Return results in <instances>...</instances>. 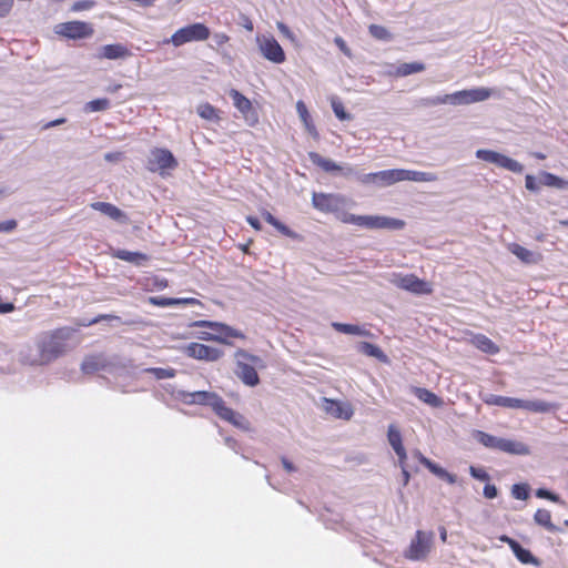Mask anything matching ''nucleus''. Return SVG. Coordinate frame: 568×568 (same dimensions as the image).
<instances>
[{
	"label": "nucleus",
	"instance_id": "f257e3e1",
	"mask_svg": "<svg viewBox=\"0 0 568 568\" xmlns=\"http://www.w3.org/2000/svg\"><path fill=\"white\" fill-rule=\"evenodd\" d=\"M176 398L186 405L196 404L211 406L219 417L231 423L235 427L243 430H247L250 428L248 420L243 415L227 407L224 400L216 393L205 390L187 393L180 390Z\"/></svg>",
	"mask_w": 568,
	"mask_h": 568
},
{
	"label": "nucleus",
	"instance_id": "f03ea898",
	"mask_svg": "<svg viewBox=\"0 0 568 568\" xmlns=\"http://www.w3.org/2000/svg\"><path fill=\"white\" fill-rule=\"evenodd\" d=\"M64 348L60 332L44 333L39 336L34 348H29L21 354V361L30 366L47 365L62 355Z\"/></svg>",
	"mask_w": 568,
	"mask_h": 568
},
{
	"label": "nucleus",
	"instance_id": "7ed1b4c3",
	"mask_svg": "<svg viewBox=\"0 0 568 568\" xmlns=\"http://www.w3.org/2000/svg\"><path fill=\"white\" fill-rule=\"evenodd\" d=\"M191 327L201 328V331L193 334V337L201 341H212L230 345L229 338H245V335L224 323L213 321H195L191 323Z\"/></svg>",
	"mask_w": 568,
	"mask_h": 568
},
{
	"label": "nucleus",
	"instance_id": "20e7f679",
	"mask_svg": "<svg viewBox=\"0 0 568 568\" xmlns=\"http://www.w3.org/2000/svg\"><path fill=\"white\" fill-rule=\"evenodd\" d=\"M236 374L239 378L247 386H256L260 383L257 369L266 367L265 362L244 349H239L235 353Z\"/></svg>",
	"mask_w": 568,
	"mask_h": 568
},
{
	"label": "nucleus",
	"instance_id": "39448f33",
	"mask_svg": "<svg viewBox=\"0 0 568 568\" xmlns=\"http://www.w3.org/2000/svg\"><path fill=\"white\" fill-rule=\"evenodd\" d=\"M210 29L203 23H192L176 30L171 38L165 39L163 43H171L179 48L193 41H204L210 37Z\"/></svg>",
	"mask_w": 568,
	"mask_h": 568
},
{
	"label": "nucleus",
	"instance_id": "423d86ee",
	"mask_svg": "<svg viewBox=\"0 0 568 568\" xmlns=\"http://www.w3.org/2000/svg\"><path fill=\"white\" fill-rule=\"evenodd\" d=\"M433 531L417 530L409 546L404 551V556L414 561L425 560L433 549Z\"/></svg>",
	"mask_w": 568,
	"mask_h": 568
},
{
	"label": "nucleus",
	"instance_id": "0eeeda50",
	"mask_svg": "<svg viewBox=\"0 0 568 568\" xmlns=\"http://www.w3.org/2000/svg\"><path fill=\"white\" fill-rule=\"evenodd\" d=\"M255 42L264 59L275 64L285 62V52L274 36L271 33H257Z\"/></svg>",
	"mask_w": 568,
	"mask_h": 568
},
{
	"label": "nucleus",
	"instance_id": "6e6552de",
	"mask_svg": "<svg viewBox=\"0 0 568 568\" xmlns=\"http://www.w3.org/2000/svg\"><path fill=\"white\" fill-rule=\"evenodd\" d=\"M388 281L398 288L413 294L424 295L433 292L432 284L413 274L392 273Z\"/></svg>",
	"mask_w": 568,
	"mask_h": 568
},
{
	"label": "nucleus",
	"instance_id": "1a4fd4ad",
	"mask_svg": "<svg viewBox=\"0 0 568 568\" xmlns=\"http://www.w3.org/2000/svg\"><path fill=\"white\" fill-rule=\"evenodd\" d=\"M354 224L367 230H402L405 222L399 219L385 215H356L353 220Z\"/></svg>",
	"mask_w": 568,
	"mask_h": 568
},
{
	"label": "nucleus",
	"instance_id": "9d476101",
	"mask_svg": "<svg viewBox=\"0 0 568 568\" xmlns=\"http://www.w3.org/2000/svg\"><path fill=\"white\" fill-rule=\"evenodd\" d=\"M178 162L169 150L160 148L151 150L146 165L149 171L158 172L160 175L165 176L169 174V171L174 170Z\"/></svg>",
	"mask_w": 568,
	"mask_h": 568
},
{
	"label": "nucleus",
	"instance_id": "9b49d317",
	"mask_svg": "<svg viewBox=\"0 0 568 568\" xmlns=\"http://www.w3.org/2000/svg\"><path fill=\"white\" fill-rule=\"evenodd\" d=\"M476 158L513 173H521L524 171V165L521 163L494 150L479 149L476 151Z\"/></svg>",
	"mask_w": 568,
	"mask_h": 568
},
{
	"label": "nucleus",
	"instance_id": "f8f14e48",
	"mask_svg": "<svg viewBox=\"0 0 568 568\" xmlns=\"http://www.w3.org/2000/svg\"><path fill=\"white\" fill-rule=\"evenodd\" d=\"M54 32L58 36L79 40L87 39L93 34V28L90 23L83 21H69L59 23L54 27Z\"/></svg>",
	"mask_w": 568,
	"mask_h": 568
},
{
	"label": "nucleus",
	"instance_id": "ddd939ff",
	"mask_svg": "<svg viewBox=\"0 0 568 568\" xmlns=\"http://www.w3.org/2000/svg\"><path fill=\"white\" fill-rule=\"evenodd\" d=\"M183 353L191 358L205 362H216L223 356V351L220 348L196 342L185 345Z\"/></svg>",
	"mask_w": 568,
	"mask_h": 568
},
{
	"label": "nucleus",
	"instance_id": "4468645a",
	"mask_svg": "<svg viewBox=\"0 0 568 568\" xmlns=\"http://www.w3.org/2000/svg\"><path fill=\"white\" fill-rule=\"evenodd\" d=\"M229 94L233 100L234 106L242 114L244 121L250 126H254L258 122V114L252 102L235 89L230 90Z\"/></svg>",
	"mask_w": 568,
	"mask_h": 568
},
{
	"label": "nucleus",
	"instance_id": "2eb2a0df",
	"mask_svg": "<svg viewBox=\"0 0 568 568\" xmlns=\"http://www.w3.org/2000/svg\"><path fill=\"white\" fill-rule=\"evenodd\" d=\"M322 408L332 417L343 420H349L354 415L352 404L345 400L324 398Z\"/></svg>",
	"mask_w": 568,
	"mask_h": 568
},
{
	"label": "nucleus",
	"instance_id": "dca6fc26",
	"mask_svg": "<svg viewBox=\"0 0 568 568\" xmlns=\"http://www.w3.org/2000/svg\"><path fill=\"white\" fill-rule=\"evenodd\" d=\"M312 202L314 207L322 212H338L344 199L336 194L314 193Z\"/></svg>",
	"mask_w": 568,
	"mask_h": 568
},
{
	"label": "nucleus",
	"instance_id": "f3484780",
	"mask_svg": "<svg viewBox=\"0 0 568 568\" xmlns=\"http://www.w3.org/2000/svg\"><path fill=\"white\" fill-rule=\"evenodd\" d=\"M508 251L514 254L523 263L531 265L538 264L542 261V255L539 252L530 251L517 243H510L507 245Z\"/></svg>",
	"mask_w": 568,
	"mask_h": 568
},
{
	"label": "nucleus",
	"instance_id": "a211bd4d",
	"mask_svg": "<svg viewBox=\"0 0 568 568\" xmlns=\"http://www.w3.org/2000/svg\"><path fill=\"white\" fill-rule=\"evenodd\" d=\"M428 105L450 104V105H466L467 100L465 90L456 91L454 93L444 94L427 99Z\"/></svg>",
	"mask_w": 568,
	"mask_h": 568
},
{
	"label": "nucleus",
	"instance_id": "6ab92c4d",
	"mask_svg": "<svg viewBox=\"0 0 568 568\" xmlns=\"http://www.w3.org/2000/svg\"><path fill=\"white\" fill-rule=\"evenodd\" d=\"M399 176L400 182H436L438 180V175L434 172L415 171L406 169H399Z\"/></svg>",
	"mask_w": 568,
	"mask_h": 568
},
{
	"label": "nucleus",
	"instance_id": "aec40b11",
	"mask_svg": "<svg viewBox=\"0 0 568 568\" xmlns=\"http://www.w3.org/2000/svg\"><path fill=\"white\" fill-rule=\"evenodd\" d=\"M131 55L130 50L121 44H105L100 49L99 58L108 59V60H118L125 59Z\"/></svg>",
	"mask_w": 568,
	"mask_h": 568
},
{
	"label": "nucleus",
	"instance_id": "412c9836",
	"mask_svg": "<svg viewBox=\"0 0 568 568\" xmlns=\"http://www.w3.org/2000/svg\"><path fill=\"white\" fill-rule=\"evenodd\" d=\"M557 408L555 404L541 399H519V408L531 413H549Z\"/></svg>",
	"mask_w": 568,
	"mask_h": 568
},
{
	"label": "nucleus",
	"instance_id": "4be33fe9",
	"mask_svg": "<svg viewBox=\"0 0 568 568\" xmlns=\"http://www.w3.org/2000/svg\"><path fill=\"white\" fill-rule=\"evenodd\" d=\"M481 398L487 405L500 406V407L513 408V409L519 408V399L520 398L507 397V396H500V395H494V394H486V395L481 396Z\"/></svg>",
	"mask_w": 568,
	"mask_h": 568
},
{
	"label": "nucleus",
	"instance_id": "5701e85b",
	"mask_svg": "<svg viewBox=\"0 0 568 568\" xmlns=\"http://www.w3.org/2000/svg\"><path fill=\"white\" fill-rule=\"evenodd\" d=\"M469 343L479 351L487 354L494 355L499 352V347L490 338L483 334H471Z\"/></svg>",
	"mask_w": 568,
	"mask_h": 568
},
{
	"label": "nucleus",
	"instance_id": "b1692460",
	"mask_svg": "<svg viewBox=\"0 0 568 568\" xmlns=\"http://www.w3.org/2000/svg\"><path fill=\"white\" fill-rule=\"evenodd\" d=\"M425 70V64L422 62H409L402 63L397 67L392 65V69L387 71L389 75L394 77H407L413 73H418Z\"/></svg>",
	"mask_w": 568,
	"mask_h": 568
},
{
	"label": "nucleus",
	"instance_id": "393cba45",
	"mask_svg": "<svg viewBox=\"0 0 568 568\" xmlns=\"http://www.w3.org/2000/svg\"><path fill=\"white\" fill-rule=\"evenodd\" d=\"M112 256L136 266L143 265L148 261V256L141 252H131L126 250H113Z\"/></svg>",
	"mask_w": 568,
	"mask_h": 568
},
{
	"label": "nucleus",
	"instance_id": "a878e982",
	"mask_svg": "<svg viewBox=\"0 0 568 568\" xmlns=\"http://www.w3.org/2000/svg\"><path fill=\"white\" fill-rule=\"evenodd\" d=\"M500 452L519 456H526L530 454V449L525 443L508 438H503Z\"/></svg>",
	"mask_w": 568,
	"mask_h": 568
},
{
	"label": "nucleus",
	"instance_id": "bb28decb",
	"mask_svg": "<svg viewBox=\"0 0 568 568\" xmlns=\"http://www.w3.org/2000/svg\"><path fill=\"white\" fill-rule=\"evenodd\" d=\"M413 393L419 400L432 407H442L444 405V402L440 397L426 388L414 387Z\"/></svg>",
	"mask_w": 568,
	"mask_h": 568
},
{
	"label": "nucleus",
	"instance_id": "cd10ccee",
	"mask_svg": "<svg viewBox=\"0 0 568 568\" xmlns=\"http://www.w3.org/2000/svg\"><path fill=\"white\" fill-rule=\"evenodd\" d=\"M296 111L301 119V121L304 124L305 130L314 138L318 136V133L316 131V128L312 121L311 114L306 108V104L303 101H297L296 103Z\"/></svg>",
	"mask_w": 568,
	"mask_h": 568
},
{
	"label": "nucleus",
	"instance_id": "c85d7f7f",
	"mask_svg": "<svg viewBox=\"0 0 568 568\" xmlns=\"http://www.w3.org/2000/svg\"><path fill=\"white\" fill-rule=\"evenodd\" d=\"M357 351L366 356L377 358L382 363H387L388 357L386 354L376 345L368 342H361L356 346Z\"/></svg>",
	"mask_w": 568,
	"mask_h": 568
},
{
	"label": "nucleus",
	"instance_id": "c756f323",
	"mask_svg": "<svg viewBox=\"0 0 568 568\" xmlns=\"http://www.w3.org/2000/svg\"><path fill=\"white\" fill-rule=\"evenodd\" d=\"M400 182L399 169H390L377 172V186L386 187Z\"/></svg>",
	"mask_w": 568,
	"mask_h": 568
},
{
	"label": "nucleus",
	"instance_id": "7c9ffc66",
	"mask_svg": "<svg viewBox=\"0 0 568 568\" xmlns=\"http://www.w3.org/2000/svg\"><path fill=\"white\" fill-rule=\"evenodd\" d=\"M493 93L494 91L491 89L484 87L465 90L467 104L485 101L489 99Z\"/></svg>",
	"mask_w": 568,
	"mask_h": 568
},
{
	"label": "nucleus",
	"instance_id": "2f4dec72",
	"mask_svg": "<svg viewBox=\"0 0 568 568\" xmlns=\"http://www.w3.org/2000/svg\"><path fill=\"white\" fill-rule=\"evenodd\" d=\"M473 437L487 448L500 450L503 438L493 436L481 430L474 432Z\"/></svg>",
	"mask_w": 568,
	"mask_h": 568
},
{
	"label": "nucleus",
	"instance_id": "473e14b6",
	"mask_svg": "<svg viewBox=\"0 0 568 568\" xmlns=\"http://www.w3.org/2000/svg\"><path fill=\"white\" fill-rule=\"evenodd\" d=\"M196 113L203 120L217 123L221 120V112L212 104L204 102L196 106Z\"/></svg>",
	"mask_w": 568,
	"mask_h": 568
},
{
	"label": "nucleus",
	"instance_id": "72a5a7b5",
	"mask_svg": "<svg viewBox=\"0 0 568 568\" xmlns=\"http://www.w3.org/2000/svg\"><path fill=\"white\" fill-rule=\"evenodd\" d=\"M91 207L95 211H99V212L108 215L109 217H111L112 220H115V221L121 220L123 217V213L121 212V210L111 203L94 202L91 204Z\"/></svg>",
	"mask_w": 568,
	"mask_h": 568
},
{
	"label": "nucleus",
	"instance_id": "f704fd0d",
	"mask_svg": "<svg viewBox=\"0 0 568 568\" xmlns=\"http://www.w3.org/2000/svg\"><path fill=\"white\" fill-rule=\"evenodd\" d=\"M332 326L337 332H341V333H344V334L357 335V336H368V335H371V333L367 329H365L364 327H362L359 325L333 322Z\"/></svg>",
	"mask_w": 568,
	"mask_h": 568
},
{
	"label": "nucleus",
	"instance_id": "c9c22d12",
	"mask_svg": "<svg viewBox=\"0 0 568 568\" xmlns=\"http://www.w3.org/2000/svg\"><path fill=\"white\" fill-rule=\"evenodd\" d=\"M308 158H310V160L312 161L313 164L322 168L326 172L339 171L342 169L334 161H332L329 159H326V158H323L322 155H320L316 152H311L308 154Z\"/></svg>",
	"mask_w": 568,
	"mask_h": 568
},
{
	"label": "nucleus",
	"instance_id": "e433bc0d",
	"mask_svg": "<svg viewBox=\"0 0 568 568\" xmlns=\"http://www.w3.org/2000/svg\"><path fill=\"white\" fill-rule=\"evenodd\" d=\"M263 219L270 223L272 226H274L280 233H282L285 236H288L291 239H297L298 235L288 229L286 225H284L282 222H280L277 219H275L270 212H263L262 213Z\"/></svg>",
	"mask_w": 568,
	"mask_h": 568
},
{
	"label": "nucleus",
	"instance_id": "4c0bfd02",
	"mask_svg": "<svg viewBox=\"0 0 568 568\" xmlns=\"http://www.w3.org/2000/svg\"><path fill=\"white\" fill-rule=\"evenodd\" d=\"M539 179L540 183L546 186H551L556 189H566L568 186V181H565L552 173L541 172Z\"/></svg>",
	"mask_w": 568,
	"mask_h": 568
},
{
	"label": "nucleus",
	"instance_id": "58836bf2",
	"mask_svg": "<svg viewBox=\"0 0 568 568\" xmlns=\"http://www.w3.org/2000/svg\"><path fill=\"white\" fill-rule=\"evenodd\" d=\"M513 552L516 558L523 564L538 565V560L531 555L528 549L523 548L518 542H513Z\"/></svg>",
	"mask_w": 568,
	"mask_h": 568
},
{
	"label": "nucleus",
	"instance_id": "ea45409f",
	"mask_svg": "<svg viewBox=\"0 0 568 568\" xmlns=\"http://www.w3.org/2000/svg\"><path fill=\"white\" fill-rule=\"evenodd\" d=\"M387 439L394 452L404 449L403 438L399 429L395 425H389L387 429Z\"/></svg>",
	"mask_w": 568,
	"mask_h": 568
},
{
	"label": "nucleus",
	"instance_id": "a19ab883",
	"mask_svg": "<svg viewBox=\"0 0 568 568\" xmlns=\"http://www.w3.org/2000/svg\"><path fill=\"white\" fill-rule=\"evenodd\" d=\"M104 366V359L101 356H89L82 363V371L85 374H92Z\"/></svg>",
	"mask_w": 568,
	"mask_h": 568
},
{
	"label": "nucleus",
	"instance_id": "79ce46f5",
	"mask_svg": "<svg viewBox=\"0 0 568 568\" xmlns=\"http://www.w3.org/2000/svg\"><path fill=\"white\" fill-rule=\"evenodd\" d=\"M534 519L538 525L544 526L549 531L556 530L555 525L551 523V514L549 510L538 509L534 516Z\"/></svg>",
	"mask_w": 568,
	"mask_h": 568
},
{
	"label": "nucleus",
	"instance_id": "37998d69",
	"mask_svg": "<svg viewBox=\"0 0 568 568\" xmlns=\"http://www.w3.org/2000/svg\"><path fill=\"white\" fill-rule=\"evenodd\" d=\"M110 108V101L105 98L102 99H95L90 102H88L84 105L85 112H99V111H105Z\"/></svg>",
	"mask_w": 568,
	"mask_h": 568
},
{
	"label": "nucleus",
	"instance_id": "c03bdc74",
	"mask_svg": "<svg viewBox=\"0 0 568 568\" xmlns=\"http://www.w3.org/2000/svg\"><path fill=\"white\" fill-rule=\"evenodd\" d=\"M331 104L336 118L342 121L351 120V114L345 111L343 103L337 98H332Z\"/></svg>",
	"mask_w": 568,
	"mask_h": 568
},
{
	"label": "nucleus",
	"instance_id": "a18cd8bd",
	"mask_svg": "<svg viewBox=\"0 0 568 568\" xmlns=\"http://www.w3.org/2000/svg\"><path fill=\"white\" fill-rule=\"evenodd\" d=\"M145 372L153 374L156 379L172 378L175 376L173 368H148Z\"/></svg>",
	"mask_w": 568,
	"mask_h": 568
},
{
	"label": "nucleus",
	"instance_id": "49530a36",
	"mask_svg": "<svg viewBox=\"0 0 568 568\" xmlns=\"http://www.w3.org/2000/svg\"><path fill=\"white\" fill-rule=\"evenodd\" d=\"M369 33L378 39V40H389L390 39V33L388 32V30L382 26H377V24H372L369 27Z\"/></svg>",
	"mask_w": 568,
	"mask_h": 568
},
{
	"label": "nucleus",
	"instance_id": "de8ad7c7",
	"mask_svg": "<svg viewBox=\"0 0 568 568\" xmlns=\"http://www.w3.org/2000/svg\"><path fill=\"white\" fill-rule=\"evenodd\" d=\"M149 303L160 307L173 306L176 305L175 298L162 297V296H151L149 297Z\"/></svg>",
	"mask_w": 568,
	"mask_h": 568
},
{
	"label": "nucleus",
	"instance_id": "09e8293b",
	"mask_svg": "<svg viewBox=\"0 0 568 568\" xmlns=\"http://www.w3.org/2000/svg\"><path fill=\"white\" fill-rule=\"evenodd\" d=\"M511 494L516 499L526 500L528 498V486L516 484L511 488Z\"/></svg>",
	"mask_w": 568,
	"mask_h": 568
},
{
	"label": "nucleus",
	"instance_id": "8fccbe9b",
	"mask_svg": "<svg viewBox=\"0 0 568 568\" xmlns=\"http://www.w3.org/2000/svg\"><path fill=\"white\" fill-rule=\"evenodd\" d=\"M423 465L425 467H427L429 469V471H432L434 475H436L439 478L444 477L445 473L447 471L446 469H444L439 465L433 463L430 459H424L423 460Z\"/></svg>",
	"mask_w": 568,
	"mask_h": 568
},
{
	"label": "nucleus",
	"instance_id": "3c124183",
	"mask_svg": "<svg viewBox=\"0 0 568 568\" xmlns=\"http://www.w3.org/2000/svg\"><path fill=\"white\" fill-rule=\"evenodd\" d=\"M423 465L425 467H427L429 469V471H432L434 475H436L439 478L444 477L445 473L447 471L446 469H444L439 465L433 463L430 459H424L423 460Z\"/></svg>",
	"mask_w": 568,
	"mask_h": 568
},
{
	"label": "nucleus",
	"instance_id": "603ef678",
	"mask_svg": "<svg viewBox=\"0 0 568 568\" xmlns=\"http://www.w3.org/2000/svg\"><path fill=\"white\" fill-rule=\"evenodd\" d=\"M536 496L539 498H545V499L551 500L554 503L564 504V501L559 498L558 495H556L547 489H544V488H539L536 491Z\"/></svg>",
	"mask_w": 568,
	"mask_h": 568
},
{
	"label": "nucleus",
	"instance_id": "864d4df0",
	"mask_svg": "<svg viewBox=\"0 0 568 568\" xmlns=\"http://www.w3.org/2000/svg\"><path fill=\"white\" fill-rule=\"evenodd\" d=\"M95 6V2L93 0H81L77 1L72 4V11H83V10H90Z\"/></svg>",
	"mask_w": 568,
	"mask_h": 568
},
{
	"label": "nucleus",
	"instance_id": "5fc2aeb1",
	"mask_svg": "<svg viewBox=\"0 0 568 568\" xmlns=\"http://www.w3.org/2000/svg\"><path fill=\"white\" fill-rule=\"evenodd\" d=\"M18 226V222L13 219L0 222V233H11Z\"/></svg>",
	"mask_w": 568,
	"mask_h": 568
},
{
	"label": "nucleus",
	"instance_id": "6e6d98bb",
	"mask_svg": "<svg viewBox=\"0 0 568 568\" xmlns=\"http://www.w3.org/2000/svg\"><path fill=\"white\" fill-rule=\"evenodd\" d=\"M469 471H470V475L476 479H479L483 481L489 479L488 474L483 468H477V467L470 466Z\"/></svg>",
	"mask_w": 568,
	"mask_h": 568
},
{
	"label": "nucleus",
	"instance_id": "4d7b16f0",
	"mask_svg": "<svg viewBox=\"0 0 568 568\" xmlns=\"http://www.w3.org/2000/svg\"><path fill=\"white\" fill-rule=\"evenodd\" d=\"M276 27H277L278 31L281 32V34H283L285 38L290 39L291 41H295L294 33L290 30V28L286 24H284L283 22H277Z\"/></svg>",
	"mask_w": 568,
	"mask_h": 568
},
{
	"label": "nucleus",
	"instance_id": "13d9d810",
	"mask_svg": "<svg viewBox=\"0 0 568 568\" xmlns=\"http://www.w3.org/2000/svg\"><path fill=\"white\" fill-rule=\"evenodd\" d=\"M525 186L527 190L532 191V192H537L539 190V185H538L536 179L530 174L526 175V178H525Z\"/></svg>",
	"mask_w": 568,
	"mask_h": 568
},
{
	"label": "nucleus",
	"instance_id": "bf43d9fd",
	"mask_svg": "<svg viewBox=\"0 0 568 568\" xmlns=\"http://www.w3.org/2000/svg\"><path fill=\"white\" fill-rule=\"evenodd\" d=\"M359 181L363 184H374L377 186V172L364 174L359 178Z\"/></svg>",
	"mask_w": 568,
	"mask_h": 568
},
{
	"label": "nucleus",
	"instance_id": "052dcab7",
	"mask_svg": "<svg viewBox=\"0 0 568 568\" xmlns=\"http://www.w3.org/2000/svg\"><path fill=\"white\" fill-rule=\"evenodd\" d=\"M13 0H0V17L6 16L12 8Z\"/></svg>",
	"mask_w": 568,
	"mask_h": 568
},
{
	"label": "nucleus",
	"instance_id": "680f3d73",
	"mask_svg": "<svg viewBox=\"0 0 568 568\" xmlns=\"http://www.w3.org/2000/svg\"><path fill=\"white\" fill-rule=\"evenodd\" d=\"M338 220L345 224H354L355 214L341 212L337 215Z\"/></svg>",
	"mask_w": 568,
	"mask_h": 568
},
{
	"label": "nucleus",
	"instance_id": "e2e57ef3",
	"mask_svg": "<svg viewBox=\"0 0 568 568\" xmlns=\"http://www.w3.org/2000/svg\"><path fill=\"white\" fill-rule=\"evenodd\" d=\"M484 496L488 499H493L497 496V488L494 485H486L484 487Z\"/></svg>",
	"mask_w": 568,
	"mask_h": 568
},
{
	"label": "nucleus",
	"instance_id": "0e129e2a",
	"mask_svg": "<svg viewBox=\"0 0 568 568\" xmlns=\"http://www.w3.org/2000/svg\"><path fill=\"white\" fill-rule=\"evenodd\" d=\"M395 454L397 455V458H398V466L400 468H405L407 467L406 466V460H407V453H406V449H400L398 452H395Z\"/></svg>",
	"mask_w": 568,
	"mask_h": 568
},
{
	"label": "nucleus",
	"instance_id": "69168bd1",
	"mask_svg": "<svg viewBox=\"0 0 568 568\" xmlns=\"http://www.w3.org/2000/svg\"><path fill=\"white\" fill-rule=\"evenodd\" d=\"M176 305H199L200 301L193 297L175 298Z\"/></svg>",
	"mask_w": 568,
	"mask_h": 568
},
{
	"label": "nucleus",
	"instance_id": "338daca9",
	"mask_svg": "<svg viewBox=\"0 0 568 568\" xmlns=\"http://www.w3.org/2000/svg\"><path fill=\"white\" fill-rule=\"evenodd\" d=\"M334 42L345 54L349 55V50L341 37H336Z\"/></svg>",
	"mask_w": 568,
	"mask_h": 568
},
{
	"label": "nucleus",
	"instance_id": "774afa93",
	"mask_svg": "<svg viewBox=\"0 0 568 568\" xmlns=\"http://www.w3.org/2000/svg\"><path fill=\"white\" fill-rule=\"evenodd\" d=\"M13 193L11 187L7 185H0V200L10 196Z\"/></svg>",
	"mask_w": 568,
	"mask_h": 568
}]
</instances>
